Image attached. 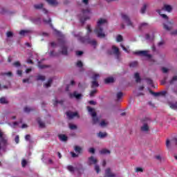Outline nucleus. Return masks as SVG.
<instances>
[{
  "label": "nucleus",
  "mask_w": 177,
  "mask_h": 177,
  "mask_svg": "<svg viewBox=\"0 0 177 177\" xmlns=\"http://www.w3.org/2000/svg\"><path fill=\"white\" fill-rule=\"evenodd\" d=\"M107 23V20L105 19H100L97 22V26L94 30V32L97 35L98 38H104L106 34L103 32V26Z\"/></svg>",
  "instance_id": "f257e3e1"
},
{
  "label": "nucleus",
  "mask_w": 177,
  "mask_h": 177,
  "mask_svg": "<svg viewBox=\"0 0 177 177\" xmlns=\"http://www.w3.org/2000/svg\"><path fill=\"white\" fill-rule=\"evenodd\" d=\"M57 45L58 46H60L62 53L63 55H67V44H66V41L63 39H59Z\"/></svg>",
  "instance_id": "f03ea898"
},
{
  "label": "nucleus",
  "mask_w": 177,
  "mask_h": 177,
  "mask_svg": "<svg viewBox=\"0 0 177 177\" xmlns=\"http://www.w3.org/2000/svg\"><path fill=\"white\" fill-rule=\"evenodd\" d=\"M122 19L124 24L127 25L128 27H135L133 22H132V21H131V19L129 18V17L127 15L122 14Z\"/></svg>",
  "instance_id": "7ed1b4c3"
},
{
  "label": "nucleus",
  "mask_w": 177,
  "mask_h": 177,
  "mask_svg": "<svg viewBox=\"0 0 177 177\" xmlns=\"http://www.w3.org/2000/svg\"><path fill=\"white\" fill-rule=\"evenodd\" d=\"M87 110H88V113H90V114L93 118V124H97V122H99V118H97V117H96V112L95 111V109L90 106H88Z\"/></svg>",
  "instance_id": "20e7f679"
},
{
  "label": "nucleus",
  "mask_w": 177,
  "mask_h": 177,
  "mask_svg": "<svg viewBox=\"0 0 177 177\" xmlns=\"http://www.w3.org/2000/svg\"><path fill=\"white\" fill-rule=\"evenodd\" d=\"M0 140L4 146L8 145V136L0 130Z\"/></svg>",
  "instance_id": "39448f33"
},
{
  "label": "nucleus",
  "mask_w": 177,
  "mask_h": 177,
  "mask_svg": "<svg viewBox=\"0 0 177 177\" xmlns=\"http://www.w3.org/2000/svg\"><path fill=\"white\" fill-rule=\"evenodd\" d=\"M163 28L167 31H171L174 28V22L167 21L163 24Z\"/></svg>",
  "instance_id": "423d86ee"
},
{
  "label": "nucleus",
  "mask_w": 177,
  "mask_h": 177,
  "mask_svg": "<svg viewBox=\"0 0 177 177\" xmlns=\"http://www.w3.org/2000/svg\"><path fill=\"white\" fill-rule=\"evenodd\" d=\"M135 55H139L140 56H145L148 59H151V55L149 54V50H140L135 53Z\"/></svg>",
  "instance_id": "0eeeda50"
},
{
  "label": "nucleus",
  "mask_w": 177,
  "mask_h": 177,
  "mask_svg": "<svg viewBox=\"0 0 177 177\" xmlns=\"http://www.w3.org/2000/svg\"><path fill=\"white\" fill-rule=\"evenodd\" d=\"M66 115L69 120H73V118L77 117V118H80V115H78L77 112H71L68 111L66 112Z\"/></svg>",
  "instance_id": "6e6552de"
},
{
  "label": "nucleus",
  "mask_w": 177,
  "mask_h": 177,
  "mask_svg": "<svg viewBox=\"0 0 177 177\" xmlns=\"http://www.w3.org/2000/svg\"><path fill=\"white\" fill-rule=\"evenodd\" d=\"M79 39L81 42H87L88 44L93 45V46H96L97 45L95 40H86L84 37H79Z\"/></svg>",
  "instance_id": "1a4fd4ad"
},
{
  "label": "nucleus",
  "mask_w": 177,
  "mask_h": 177,
  "mask_svg": "<svg viewBox=\"0 0 177 177\" xmlns=\"http://www.w3.org/2000/svg\"><path fill=\"white\" fill-rule=\"evenodd\" d=\"M88 164H89V165H96V164H97V159L93 156H91L88 158Z\"/></svg>",
  "instance_id": "9d476101"
},
{
  "label": "nucleus",
  "mask_w": 177,
  "mask_h": 177,
  "mask_svg": "<svg viewBox=\"0 0 177 177\" xmlns=\"http://www.w3.org/2000/svg\"><path fill=\"white\" fill-rule=\"evenodd\" d=\"M105 176H106V177H115V175L114 174V173H113L111 171V168H107L105 170Z\"/></svg>",
  "instance_id": "9b49d317"
},
{
  "label": "nucleus",
  "mask_w": 177,
  "mask_h": 177,
  "mask_svg": "<svg viewBox=\"0 0 177 177\" xmlns=\"http://www.w3.org/2000/svg\"><path fill=\"white\" fill-rule=\"evenodd\" d=\"M32 32V31H31V30H22L19 31V35H21V37H26V35H28Z\"/></svg>",
  "instance_id": "f8f14e48"
},
{
  "label": "nucleus",
  "mask_w": 177,
  "mask_h": 177,
  "mask_svg": "<svg viewBox=\"0 0 177 177\" xmlns=\"http://www.w3.org/2000/svg\"><path fill=\"white\" fill-rule=\"evenodd\" d=\"M70 97H75V99H81L82 95L77 93V91H75L73 93L70 94Z\"/></svg>",
  "instance_id": "ddd939ff"
},
{
  "label": "nucleus",
  "mask_w": 177,
  "mask_h": 177,
  "mask_svg": "<svg viewBox=\"0 0 177 177\" xmlns=\"http://www.w3.org/2000/svg\"><path fill=\"white\" fill-rule=\"evenodd\" d=\"M142 132H149V125L147 123H144L140 128Z\"/></svg>",
  "instance_id": "4468645a"
},
{
  "label": "nucleus",
  "mask_w": 177,
  "mask_h": 177,
  "mask_svg": "<svg viewBox=\"0 0 177 177\" xmlns=\"http://www.w3.org/2000/svg\"><path fill=\"white\" fill-rule=\"evenodd\" d=\"M112 50L113 52V54L115 55L116 56L120 55V50L115 46H112Z\"/></svg>",
  "instance_id": "2eb2a0df"
},
{
  "label": "nucleus",
  "mask_w": 177,
  "mask_h": 177,
  "mask_svg": "<svg viewBox=\"0 0 177 177\" xmlns=\"http://www.w3.org/2000/svg\"><path fill=\"white\" fill-rule=\"evenodd\" d=\"M91 78L93 81H97L99 80V78H100V74L97 73H93Z\"/></svg>",
  "instance_id": "dca6fc26"
},
{
  "label": "nucleus",
  "mask_w": 177,
  "mask_h": 177,
  "mask_svg": "<svg viewBox=\"0 0 177 177\" xmlns=\"http://www.w3.org/2000/svg\"><path fill=\"white\" fill-rule=\"evenodd\" d=\"M47 2L49 5H52V6H57L59 5V2L56 0H47Z\"/></svg>",
  "instance_id": "f3484780"
},
{
  "label": "nucleus",
  "mask_w": 177,
  "mask_h": 177,
  "mask_svg": "<svg viewBox=\"0 0 177 177\" xmlns=\"http://www.w3.org/2000/svg\"><path fill=\"white\" fill-rule=\"evenodd\" d=\"M110 153H111V151L107 149H102L100 151V153L102 155L110 154Z\"/></svg>",
  "instance_id": "a211bd4d"
},
{
  "label": "nucleus",
  "mask_w": 177,
  "mask_h": 177,
  "mask_svg": "<svg viewBox=\"0 0 177 177\" xmlns=\"http://www.w3.org/2000/svg\"><path fill=\"white\" fill-rule=\"evenodd\" d=\"M58 138H59V139L60 140H62V142H66V141H67V139H68L67 136H66V135H64V134H60V135H59V136H58Z\"/></svg>",
  "instance_id": "6ab92c4d"
},
{
  "label": "nucleus",
  "mask_w": 177,
  "mask_h": 177,
  "mask_svg": "<svg viewBox=\"0 0 177 177\" xmlns=\"http://www.w3.org/2000/svg\"><path fill=\"white\" fill-rule=\"evenodd\" d=\"M67 169H68V171H69V172H71V174H74V172H75V171H77V168H75L71 165L68 166Z\"/></svg>",
  "instance_id": "aec40b11"
},
{
  "label": "nucleus",
  "mask_w": 177,
  "mask_h": 177,
  "mask_svg": "<svg viewBox=\"0 0 177 177\" xmlns=\"http://www.w3.org/2000/svg\"><path fill=\"white\" fill-rule=\"evenodd\" d=\"M164 10H166V12H172V6H169V5H165L164 8H163Z\"/></svg>",
  "instance_id": "412c9836"
},
{
  "label": "nucleus",
  "mask_w": 177,
  "mask_h": 177,
  "mask_svg": "<svg viewBox=\"0 0 177 177\" xmlns=\"http://www.w3.org/2000/svg\"><path fill=\"white\" fill-rule=\"evenodd\" d=\"M169 106L170 109H173L174 110L177 109V102H175V103L169 102Z\"/></svg>",
  "instance_id": "4be33fe9"
},
{
  "label": "nucleus",
  "mask_w": 177,
  "mask_h": 177,
  "mask_svg": "<svg viewBox=\"0 0 177 177\" xmlns=\"http://www.w3.org/2000/svg\"><path fill=\"white\" fill-rule=\"evenodd\" d=\"M98 138H100L101 139H103L104 138H106L107 136V133L106 132H100L97 133Z\"/></svg>",
  "instance_id": "5701e85b"
},
{
  "label": "nucleus",
  "mask_w": 177,
  "mask_h": 177,
  "mask_svg": "<svg viewBox=\"0 0 177 177\" xmlns=\"http://www.w3.org/2000/svg\"><path fill=\"white\" fill-rule=\"evenodd\" d=\"M37 122H38L40 128H45V122H44L39 118L37 119Z\"/></svg>",
  "instance_id": "b1692460"
},
{
  "label": "nucleus",
  "mask_w": 177,
  "mask_h": 177,
  "mask_svg": "<svg viewBox=\"0 0 177 177\" xmlns=\"http://www.w3.org/2000/svg\"><path fill=\"white\" fill-rule=\"evenodd\" d=\"M105 84H111V82H114V78L113 77H107L105 79Z\"/></svg>",
  "instance_id": "393cba45"
},
{
  "label": "nucleus",
  "mask_w": 177,
  "mask_h": 177,
  "mask_svg": "<svg viewBox=\"0 0 177 177\" xmlns=\"http://www.w3.org/2000/svg\"><path fill=\"white\" fill-rule=\"evenodd\" d=\"M74 150L76 153H82V148H81V147L79 146H75L74 147Z\"/></svg>",
  "instance_id": "a878e982"
},
{
  "label": "nucleus",
  "mask_w": 177,
  "mask_h": 177,
  "mask_svg": "<svg viewBox=\"0 0 177 177\" xmlns=\"http://www.w3.org/2000/svg\"><path fill=\"white\" fill-rule=\"evenodd\" d=\"M52 79H49L48 82L44 84V88H49L50 87V85L52 84Z\"/></svg>",
  "instance_id": "bb28decb"
},
{
  "label": "nucleus",
  "mask_w": 177,
  "mask_h": 177,
  "mask_svg": "<svg viewBox=\"0 0 177 177\" xmlns=\"http://www.w3.org/2000/svg\"><path fill=\"white\" fill-rule=\"evenodd\" d=\"M37 81H45V76L39 75L37 76Z\"/></svg>",
  "instance_id": "cd10ccee"
},
{
  "label": "nucleus",
  "mask_w": 177,
  "mask_h": 177,
  "mask_svg": "<svg viewBox=\"0 0 177 177\" xmlns=\"http://www.w3.org/2000/svg\"><path fill=\"white\" fill-rule=\"evenodd\" d=\"M100 127H107V125H109V122L105 121V120H102L100 123Z\"/></svg>",
  "instance_id": "c85d7f7f"
},
{
  "label": "nucleus",
  "mask_w": 177,
  "mask_h": 177,
  "mask_svg": "<svg viewBox=\"0 0 177 177\" xmlns=\"http://www.w3.org/2000/svg\"><path fill=\"white\" fill-rule=\"evenodd\" d=\"M92 88H96L97 86H99V83L97 82V80H93L92 82Z\"/></svg>",
  "instance_id": "c756f323"
},
{
  "label": "nucleus",
  "mask_w": 177,
  "mask_h": 177,
  "mask_svg": "<svg viewBox=\"0 0 177 177\" xmlns=\"http://www.w3.org/2000/svg\"><path fill=\"white\" fill-rule=\"evenodd\" d=\"M0 103H1V104H8V100L5 97H1L0 98Z\"/></svg>",
  "instance_id": "7c9ffc66"
},
{
  "label": "nucleus",
  "mask_w": 177,
  "mask_h": 177,
  "mask_svg": "<svg viewBox=\"0 0 177 177\" xmlns=\"http://www.w3.org/2000/svg\"><path fill=\"white\" fill-rule=\"evenodd\" d=\"M35 9H42L44 8V4L42 3H39V4H35L34 6Z\"/></svg>",
  "instance_id": "2f4dec72"
},
{
  "label": "nucleus",
  "mask_w": 177,
  "mask_h": 177,
  "mask_svg": "<svg viewBox=\"0 0 177 177\" xmlns=\"http://www.w3.org/2000/svg\"><path fill=\"white\" fill-rule=\"evenodd\" d=\"M134 77L136 82H140V76L139 75V73H135Z\"/></svg>",
  "instance_id": "473e14b6"
},
{
  "label": "nucleus",
  "mask_w": 177,
  "mask_h": 177,
  "mask_svg": "<svg viewBox=\"0 0 177 177\" xmlns=\"http://www.w3.org/2000/svg\"><path fill=\"white\" fill-rule=\"evenodd\" d=\"M147 26H149V24L142 23V24H140L139 28H140V30H142V28H145V27H147Z\"/></svg>",
  "instance_id": "72a5a7b5"
},
{
  "label": "nucleus",
  "mask_w": 177,
  "mask_h": 177,
  "mask_svg": "<svg viewBox=\"0 0 177 177\" xmlns=\"http://www.w3.org/2000/svg\"><path fill=\"white\" fill-rule=\"evenodd\" d=\"M8 125H9L10 127H11V128H15L16 127H17V125H19V122H13V124H12V123H8Z\"/></svg>",
  "instance_id": "f704fd0d"
},
{
  "label": "nucleus",
  "mask_w": 177,
  "mask_h": 177,
  "mask_svg": "<svg viewBox=\"0 0 177 177\" xmlns=\"http://www.w3.org/2000/svg\"><path fill=\"white\" fill-rule=\"evenodd\" d=\"M159 15H160V16H162V17H163V19H168V17L167 16V15L165 14H162V12L161 10H158Z\"/></svg>",
  "instance_id": "c9c22d12"
},
{
  "label": "nucleus",
  "mask_w": 177,
  "mask_h": 177,
  "mask_svg": "<svg viewBox=\"0 0 177 177\" xmlns=\"http://www.w3.org/2000/svg\"><path fill=\"white\" fill-rule=\"evenodd\" d=\"M69 128H70V129H72V130L77 129V125H75L73 123H70Z\"/></svg>",
  "instance_id": "e433bc0d"
},
{
  "label": "nucleus",
  "mask_w": 177,
  "mask_h": 177,
  "mask_svg": "<svg viewBox=\"0 0 177 177\" xmlns=\"http://www.w3.org/2000/svg\"><path fill=\"white\" fill-rule=\"evenodd\" d=\"M95 171H96L97 174L100 172V167H99V165H95Z\"/></svg>",
  "instance_id": "4c0bfd02"
},
{
  "label": "nucleus",
  "mask_w": 177,
  "mask_h": 177,
  "mask_svg": "<svg viewBox=\"0 0 177 177\" xmlns=\"http://www.w3.org/2000/svg\"><path fill=\"white\" fill-rule=\"evenodd\" d=\"M25 113H30V111H32V109L30 107L26 106L24 108Z\"/></svg>",
  "instance_id": "58836bf2"
},
{
  "label": "nucleus",
  "mask_w": 177,
  "mask_h": 177,
  "mask_svg": "<svg viewBox=\"0 0 177 177\" xmlns=\"http://www.w3.org/2000/svg\"><path fill=\"white\" fill-rule=\"evenodd\" d=\"M146 81H147V84H148V85H153V80L151 79L147 78Z\"/></svg>",
  "instance_id": "ea45409f"
},
{
  "label": "nucleus",
  "mask_w": 177,
  "mask_h": 177,
  "mask_svg": "<svg viewBox=\"0 0 177 177\" xmlns=\"http://www.w3.org/2000/svg\"><path fill=\"white\" fill-rule=\"evenodd\" d=\"M149 93H151V95H153V96H160V92L154 93L151 90H149Z\"/></svg>",
  "instance_id": "a19ab883"
},
{
  "label": "nucleus",
  "mask_w": 177,
  "mask_h": 177,
  "mask_svg": "<svg viewBox=\"0 0 177 177\" xmlns=\"http://www.w3.org/2000/svg\"><path fill=\"white\" fill-rule=\"evenodd\" d=\"M13 66H15V67H20L21 64H20V62L17 61L13 63Z\"/></svg>",
  "instance_id": "79ce46f5"
},
{
  "label": "nucleus",
  "mask_w": 177,
  "mask_h": 177,
  "mask_svg": "<svg viewBox=\"0 0 177 177\" xmlns=\"http://www.w3.org/2000/svg\"><path fill=\"white\" fill-rule=\"evenodd\" d=\"M136 96H143L145 95L143 92L138 91H136Z\"/></svg>",
  "instance_id": "37998d69"
},
{
  "label": "nucleus",
  "mask_w": 177,
  "mask_h": 177,
  "mask_svg": "<svg viewBox=\"0 0 177 177\" xmlns=\"http://www.w3.org/2000/svg\"><path fill=\"white\" fill-rule=\"evenodd\" d=\"M90 12H91V10L89 9L82 10V13L84 16H85V15H88V13H90Z\"/></svg>",
  "instance_id": "c03bdc74"
},
{
  "label": "nucleus",
  "mask_w": 177,
  "mask_h": 177,
  "mask_svg": "<svg viewBox=\"0 0 177 177\" xmlns=\"http://www.w3.org/2000/svg\"><path fill=\"white\" fill-rule=\"evenodd\" d=\"M117 42H121L122 41V37L121 35H118L116 37Z\"/></svg>",
  "instance_id": "a18cd8bd"
},
{
  "label": "nucleus",
  "mask_w": 177,
  "mask_h": 177,
  "mask_svg": "<svg viewBox=\"0 0 177 177\" xmlns=\"http://www.w3.org/2000/svg\"><path fill=\"white\" fill-rule=\"evenodd\" d=\"M86 30H87V34L92 32V28H91V25L87 26Z\"/></svg>",
  "instance_id": "49530a36"
},
{
  "label": "nucleus",
  "mask_w": 177,
  "mask_h": 177,
  "mask_svg": "<svg viewBox=\"0 0 177 177\" xmlns=\"http://www.w3.org/2000/svg\"><path fill=\"white\" fill-rule=\"evenodd\" d=\"M138 66V62H131L130 64V67H137Z\"/></svg>",
  "instance_id": "de8ad7c7"
},
{
  "label": "nucleus",
  "mask_w": 177,
  "mask_h": 177,
  "mask_svg": "<svg viewBox=\"0 0 177 177\" xmlns=\"http://www.w3.org/2000/svg\"><path fill=\"white\" fill-rule=\"evenodd\" d=\"M21 165H22V167H24L27 165V160H26V159H23V160H22Z\"/></svg>",
  "instance_id": "09e8293b"
},
{
  "label": "nucleus",
  "mask_w": 177,
  "mask_h": 177,
  "mask_svg": "<svg viewBox=\"0 0 177 177\" xmlns=\"http://www.w3.org/2000/svg\"><path fill=\"white\" fill-rule=\"evenodd\" d=\"M147 6L144 5L143 7L141 8V13H146Z\"/></svg>",
  "instance_id": "8fccbe9b"
},
{
  "label": "nucleus",
  "mask_w": 177,
  "mask_h": 177,
  "mask_svg": "<svg viewBox=\"0 0 177 177\" xmlns=\"http://www.w3.org/2000/svg\"><path fill=\"white\" fill-rule=\"evenodd\" d=\"M58 103H62V101H58L57 98H55L54 100H53V104L54 106H56V104H57Z\"/></svg>",
  "instance_id": "3c124183"
},
{
  "label": "nucleus",
  "mask_w": 177,
  "mask_h": 177,
  "mask_svg": "<svg viewBox=\"0 0 177 177\" xmlns=\"http://www.w3.org/2000/svg\"><path fill=\"white\" fill-rule=\"evenodd\" d=\"M166 146H167V149H169V147H171V142H169V140H167Z\"/></svg>",
  "instance_id": "603ef678"
},
{
  "label": "nucleus",
  "mask_w": 177,
  "mask_h": 177,
  "mask_svg": "<svg viewBox=\"0 0 177 177\" xmlns=\"http://www.w3.org/2000/svg\"><path fill=\"white\" fill-rule=\"evenodd\" d=\"M175 81H177V76L173 77V78L170 81V84H174V82H175Z\"/></svg>",
  "instance_id": "864d4df0"
},
{
  "label": "nucleus",
  "mask_w": 177,
  "mask_h": 177,
  "mask_svg": "<svg viewBox=\"0 0 177 177\" xmlns=\"http://www.w3.org/2000/svg\"><path fill=\"white\" fill-rule=\"evenodd\" d=\"M6 35H7L8 38H10V37H13V32H8L6 33Z\"/></svg>",
  "instance_id": "5fc2aeb1"
},
{
  "label": "nucleus",
  "mask_w": 177,
  "mask_h": 177,
  "mask_svg": "<svg viewBox=\"0 0 177 177\" xmlns=\"http://www.w3.org/2000/svg\"><path fill=\"white\" fill-rule=\"evenodd\" d=\"M136 172H143V169L142 167L136 168Z\"/></svg>",
  "instance_id": "6e6d98bb"
},
{
  "label": "nucleus",
  "mask_w": 177,
  "mask_h": 177,
  "mask_svg": "<svg viewBox=\"0 0 177 177\" xmlns=\"http://www.w3.org/2000/svg\"><path fill=\"white\" fill-rule=\"evenodd\" d=\"M122 97V93L119 92L117 93V98L118 99H121Z\"/></svg>",
  "instance_id": "4d7b16f0"
},
{
  "label": "nucleus",
  "mask_w": 177,
  "mask_h": 177,
  "mask_svg": "<svg viewBox=\"0 0 177 177\" xmlns=\"http://www.w3.org/2000/svg\"><path fill=\"white\" fill-rule=\"evenodd\" d=\"M166 95H167V91H163L160 92V96H165Z\"/></svg>",
  "instance_id": "13d9d810"
},
{
  "label": "nucleus",
  "mask_w": 177,
  "mask_h": 177,
  "mask_svg": "<svg viewBox=\"0 0 177 177\" xmlns=\"http://www.w3.org/2000/svg\"><path fill=\"white\" fill-rule=\"evenodd\" d=\"M143 89H145V86H140V87H139L137 90H136V91L142 92V91H143Z\"/></svg>",
  "instance_id": "bf43d9fd"
},
{
  "label": "nucleus",
  "mask_w": 177,
  "mask_h": 177,
  "mask_svg": "<svg viewBox=\"0 0 177 177\" xmlns=\"http://www.w3.org/2000/svg\"><path fill=\"white\" fill-rule=\"evenodd\" d=\"M121 48H122L123 50H124V52H127L128 53V52H129L128 50V48H125V46H124L122 44H120Z\"/></svg>",
  "instance_id": "052dcab7"
},
{
  "label": "nucleus",
  "mask_w": 177,
  "mask_h": 177,
  "mask_svg": "<svg viewBox=\"0 0 177 177\" xmlns=\"http://www.w3.org/2000/svg\"><path fill=\"white\" fill-rule=\"evenodd\" d=\"M71 156H72V157H73V158H75L78 157V154H76V153H74V152H71Z\"/></svg>",
  "instance_id": "680f3d73"
},
{
  "label": "nucleus",
  "mask_w": 177,
  "mask_h": 177,
  "mask_svg": "<svg viewBox=\"0 0 177 177\" xmlns=\"http://www.w3.org/2000/svg\"><path fill=\"white\" fill-rule=\"evenodd\" d=\"M77 67H82V62L78 61L77 63Z\"/></svg>",
  "instance_id": "e2e57ef3"
},
{
  "label": "nucleus",
  "mask_w": 177,
  "mask_h": 177,
  "mask_svg": "<svg viewBox=\"0 0 177 177\" xmlns=\"http://www.w3.org/2000/svg\"><path fill=\"white\" fill-rule=\"evenodd\" d=\"M172 144L176 145V146H177V138H174L172 140Z\"/></svg>",
  "instance_id": "0e129e2a"
},
{
  "label": "nucleus",
  "mask_w": 177,
  "mask_h": 177,
  "mask_svg": "<svg viewBox=\"0 0 177 177\" xmlns=\"http://www.w3.org/2000/svg\"><path fill=\"white\" fill-rule=\"evenodd\" d=\"M15 140V143H17V144L19 143V136H16Z\"/></svg>",
  "instance_id": "69168bd1"
},
{
  "label": "nucleus",
  "mask_w": 177,
  "mask_h": 177,
  "mask_svg": "<svg viewBox=\"0 0 177 177\" xmlns=\"http://www.w3.org/2000/svg\"><path fill=\"white\" fill-rule=\"evenodd\" d=\"M88 151H89V153H92V154H94L95 149L94 148H90Z\"/></svg>",
  "instance_id": "338daca9"
},
{
  "label": "nucleus",
  "mask_w": 177,
  "mask_h": 177,
  "mask_svg": "<svg viewBox=\"0 0 177 177\" xmlns=\"http://www.w3.org/2000/svg\"><path fill=\"white\" fill-rule=\"evenodd\" d=\"M95 93H96V90H94V91H92L91 93H90V96L92 97L95 95Z\"/></svg>",
  "instance_id": "774afa93"
}]
</instances>
